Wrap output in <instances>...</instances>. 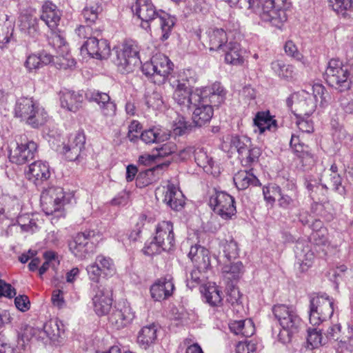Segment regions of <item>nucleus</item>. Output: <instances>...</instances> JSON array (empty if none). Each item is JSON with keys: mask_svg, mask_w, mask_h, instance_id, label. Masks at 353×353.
Segmentation results:
<instances>
[{"mask_svg": "<svg viewBox=\"0 0 353 353\" xmlns=\"http://www.w3.org/2000/svg\"><path fill=\"white\" fill-rule=\"evenodd\" d=\"M316 225L320 226V228L312 232L310 242L299 241L296 245L295 254L301 272L307 271L314 262L315 254L312 246L316 252H322L326 254L330 250L327 229L321 226V221H316Z\"/></svg>", "mask_w": 353, "mask_h": 353, "instance_id": "nucleus-1", "label": "nucleus"}, {"mask_svg": "<svg viewBox=\"0 0 353 353\" xmlns=\"http://www.w3.org/2000/svg\"><path fill=\"white\" fill-rule=\"evenodd\" d=\"M245 7L278 29H281L288 20L287 0H245Z\"/></svg>", "mask_w": 353, "mask_h": 353, "instance_id": "nucleus-2", "label": "nucleus"}, {"mask_svg": "<svg viewBox=\"0 0 353 353\" xmlns=\"http://www.w3.org/2000/svg\"><path fill=\"white\" fill-rule=\"evenodd\" d=\"M311 90L312 92L302 90L292 94L287 100L288 106L292 101V109L299 117H309L316 110L319 100L321 105H324L327 102V98L329 94L323 85L314 84L311 88Z\"/></svg>", "mask_w": 353, "mask_h": 353, "instance_id": "nucleus-3", "label": "nucleus"}, {"mask_svg": "<svg viewBox=\"0 0 353 353\" xmlns=\"http://www.w3.org/2000/svg\"><path fill=\"white\" fill-rule=\"evenodd\" d=\"M192 73L190 69L183 70L178 73L177 78L171 77L170 79V85L174 89L173 99L183 109L190 108L194 101L199 100V89L191 92L188 85Z\"/></svg>", "mask_w": 353, "mask_h": 353, "instance_id": "nucleus-4", "label": "nucleus"}, {"mask_svg": "<svg viewBox=\"0 0 353 353\" xmlns=\"http://www.w3.org/2000/svg\"><path fill=\"white\" fill-rule=\"evenodd\" d=\"M325 80L330 85L341 92L349 90L352 86L349 66L343 65L336 59H332L328 62Z\"/></svg>", "mask_w": 353, "mask_h": 353, "instance_id": "nucleus-5", "label": "nucleus"}, {"mask_svg": "<svg viewBox=\"0 0 353 353\" xmlns=\"http://www.w3.org/2000/svg\"><path fill=\"white\" fill-rule=\"evenodd\" d=\"M173 63L163 54L154 55L150 61L145 62L141 67L143 73L158 84L163 83L173 70Z\"/></svg>", "mask_w": 353, "mask_h": 353, "instance_id": "nucleus-6", "label": "nucleus"}, {"mask_svg": "<svg viewBox=\"0 0 353 353\" xmlns=\"http://www.w3.org/2000/svg\"><path fill=\"white\" fill-rule=\"evenodd\" d=\"M41 206L46 215L57 214V217L63 215L65 204V193L58 186H51L45 189L41 194Z\"/></svg>", "mask_w": 353, "mask_h": 353, "instance_id": "nucleus-7", "label": "nucleus"}, {"mask_svg": "<svg viewBox=\"0 0 353 353\" xmlns=\"http://www.w3.org/2000/svg\"><path fill=\"white\" fill-rule=\"evenodd\" d=\"M334 311V300L326 295L315 296L310 299V323L313 326L319 325L330 319Z\"/></svg>", "mask_w": 353, "mask_h": 353, "instance_id": "nucleus-8", "label": "nucleus"}, {"mask_svg": "<svg viewBox=\"0 0 353 353\" xmlns=\"http://www.w3.org/2000/svg\"><path fill=\"white\" fill-rule=\"evenodd\" d=\"M139 48L135 41L125 42L117 52V63L122 72H132L141 62Z\"/></svg>", "mask_w": 353, "mask_h": 353, "instance_id": "nucleus-9", "label": "nucleus"}, {"mask_svg": "<svg viewBox=\"0 0 353 353\" xmlns=\"http://www.w3.org/2000/svg\"><path fill=\"white\" fill-rule=\"evenodd\" d=\"M99 236L98 232L91 230L78 233L70 243V250L76 257L85 259L93 251L94 244Z\"/></svg>", "mask_w": 353, "mask_h": 353, "instance_id": "nucleus-10", "label": "nucleus"}, {"mask_svg": "<svg viewBox=\"0 0 353 353\" xmlns=\"http://www.w3.org/2000/svg\"><path fill=\"white\" fill-rule=\"evenodd\" d=\"M209 204L214 213L225 220L232 219L236 213L234 199L225 192H215L211 195Z\"/></svg>", "mask_w": 353, "mask_h": 353, "instance_id": "nucleus-11", "label": "nucleus"}, {"mask_svg": "<svg viewBox=\"0 0 353 353\" xmlns=\"http://www.w3.org/2000/svg\"><path fill=\"white\" fill-rule=\"evenodd\" d=\"M37 144L28 140L26 137H21L20 142H16L9 150V159L11 162L22 165L34 157Z\"/></svg>", "mask_w": 353, "mask_h": 353, "instance_id": "nucleus-12", "label": "nucleus"}, {"mask_svg": "<svg viewBox=\"0 0 353 353\" xmlns=\"http://www.w3.org/2000/svg\"><path fill=\"white\" fill-rule=\"evenodd\" d=\"M88 278L90 281L99 283L101 276L112 277L116 274L114 261L108 256L98 255L94 262L86 267Z\"/></svg>", "mask_w": 353, "mask_h": 353, "instance_id": "nucleus-13", "label": "nucleus"}, {"mask_svg": "<svg viewBox=\"0 0 353 353\" xmlns=\"http://www.w3.org/2000/svg\"><path fill=\"white\" fill-rule=\"evenodd\" d=\"M134 316L130 305L126 301H120L115 305L108 321L113 328L121 330L130 325Z\"/></svg>", "mask_w": 353, "mask_h": 353, "instance_id": "nucleus-14", "label": "nucleus"}, {"mask_svg": "<svg viewBox=\"0 0 353 353\" xmlns=\"http://www.w3.org/2000/svg\"><path fill=\"white\" fill-rule=\"evenodd\" d=\"M272 312L281 327L299 329L301 320L294 307L278 304L273 307Z\"/></svg>", "mask_w": 353, "mask_h": 353, "instance_id": "nucleus-15", "label": "nucleus"}, {"mask_svg": "<svg viewBox=\"0 0 353 353\" xmlns=\"http://www.w3.org/2000/svg\"><path fill=\"white\" fill-rule=\"evenodd\" d=\"M92 303L93 310L97 316L106 315L112 307V293L105 287L97 285L92 289Z\"/></svg>", "mask_w": 353, "mask_h": 353, "instance_id": "nucleus-16", "label": "nucleus"}, {"mask_svg": "<svg viewBox=\"0 0 353 353\" xmlns=\"http://www.w3.org/2000/svg\"><path fill=\"white\" fill-rule=\"evenodd\" d=\"M199 100L194 101L191 105L193 108L192 120L197 126H202L210 122L214 114V110L210 105V100L201 93Z\"/></svg>", "mask_w": 353, "mask_h": 353, "instance_id": "nucleus-17", "label": "nucleus"}, {"mask_svg": "<svg viewBox=\"0 0 353 353\" xmlns=\"http://www.w3.org/2000/svg\"><path fill=\"white\" fill-rule=\"evenodd\" d=\"M85 138L83 132H78L70 135L67 143H63L59 146V152L69 161L76 160L84 148Z\"/></svg>", "mask_w": 353, "mask_h": 353, "instance_id": "nucleus-18", "label": "nucleus"}, {"mask_svg": "<svg viewBox=\"0 0 353 353\" xmlns=\"http://www.w3.org/2000/svg\"><path fill=\"white\" fill-rule=\"evenodd\" d=\"M82 54H88L97 59H107L110 54V46L106 40H98L95 37H89L81 48Z\"/></svg>", "mask_w": 353, "mask_h": 353, "instance_id": "nucleus-19", "label": "nucleus"}, {"mask_svg": "<svg viewBox=\"0 0 353 353\" xmlns=\"http://www.w3.org/2000/svg\"><path fill=\"white\" fill-rule=\"evenodd\" d=\"M53 61V56L45 51L30 52L26 55L23 66L27 73L36 74L41 68Z\"/></svg>", "mask_w": 353, "mask_h": 353, "instance_id": "nucleus-20", "label": "nucleus"}, {"mask_svg": "<svg viewBox=\"0 0 353 353\" xmlns=\"http://www.w3.org/2000/svg\"><path fill=\"white\" fill-rule=\"evenodd\" d=\"M20 30L31 38H36L39 34V19L34 10H26L19 18Z\"/></svg>", "mask_w": 353, "mask_h": 353, "instance_id": "nucleus-21", "label": "nucleus"}, {"mask_svg": "<svg viewBox=\"0 0 353 353\" xmlns=\"http://www.w3.org/2000/svg\"><path fill=\"white\" fill-rule=\"evenodd\" d=\"M51 172L49 164L42 161H37L28 166L26 176L36 185H41L50 176Z\"/></svg>", "mask_w": 353, "mask_h": 353, "instance_id": "nucleus-22", "label": "nucleus"}, {"mask_svg": "<svg viewBox=\"0 0 353 353\" xmlns=\"http://www.w3.org/2000/svg\"><path fill=\"white\" fill-rule=\"evenodd\" d=\"M154 240L170 250L174 245L175 238L173 224L171 221H163L156 227Z\"/></svg>", "mask_w": 353, "mask_h": 353, "instance_id": "nucleus-23", "label": "nucleus"}, {"mask_svg": "<svg viewBox=\"0 0 353 353\" xmlns=\"http://www.w3.org/2000/svg\"><path fill=\"white\" fill-rule=\"evenodd\" d=\"M189 258L196 268L207 272L211 268L210 252L200 245H194L190 248Z\"/></svg>", "mask_w": 353, "mask_h": 353, "instance_id": "nucleus-24", "label": "nucleus"}, {"mask_svg": "<svg viewBox=\"0 0 353 353\" xmlns=\"http://www.w3.org/2000/svg\"><path fill=\"white\" fill-rule=\"evenodd\" d=\"M277 129V121L269 111L259 112L253 119V131L260 134L266 130L274 132Z\"/></svg>", "mask_w": 353, "mask_h": 353, "instance_id": "nucleus-25", "label": "nucleus"}, {"mask_svg": "<svg viewBox=\"0 0 353 353\" xmlns=\"http://www.w3.org/2000/svg\"><path fill=\"white\" fill-rule=\"evenodd\" d=\"M61 107L67 111L77 112L83 101L82 94L73 90H63L59 92Z\"/></svg>", "mask_w": 353, "mask_h": 353, "instance_id": "nucleus-26", "label": "nucleus"}, {"mask_svg": "<svg viewBox=\"0 0 353 353\" xmlns=\"http://www.w3.org/2000/svg\"><path fill=\"white\" fill-rule=\"evenodd\" d=\"M194 157L198 166L202 168L207 174L214 176H217L219 174L220 170L219 166L203 148H196Z\"/></svg>", "mask_w": 353, "mask_h": 353, "instance_id": "nucleus-27", "label": "nucleus"}, {"mask_svg": "<svg viewBox=\"0 0 353 353\" xmlns=\"http://www.w3.org/2000/svg\"><path fill=\"white\" fill-rule=\"evenodd\" d=\"M174 289L172 278H161L151 286L150 293L155 301H161L171 296Z\"/></svg>", "mask_w": 353, "mask_h": 353, "instance_id": "nucleus-28", "label": "nucleus"}, {"mask_svg": "<svg viewBox=\"0 0 353 353\" xmlns=\"http://www.w3.org/2000/svg\"><path fill=\"white\" fill-rule=\"evenodd\" d=\"M132 11L143 22L145 23L154 19L159 13L151 0H137L132 6Z\"/></svg>", "mask_w": 353, "mask_h": 353, "instance_id": "nucleus-29", "label": "nucleus"}, {"mask_svg": "<svg viewBox=\"0 0 353 353\" xmlns=\"http://www.w3.org/2000/svg\"><path fill=\"white\" fill-rule=\"evenodd\" d=\"M61 17V12L54 3L50 1L43 3L41 19L50 30H54L57 27Z\"/></svg>", "mask_w": 353, "mask_h": 353, "instance_id": "nucleus-30", "label": "nucleus"}, {"mask_svg": "<svg viewBox=\"0 0 353 353\" xmlns=\"http://www.w3.org/2000/svg\"><path fill=\"white\" fill-rule=\"evenodd\" d=\"M163 201L174 210H181L184 204L185 199L182 192L173 184H168L164 192Z\"/></svg>", "mask_w": 353, "mask_h": 353, "instance_id": "nucleus-31", "label": "nucleus"}, {"mask_svg": "<svg viewBox=\"0 0 353 353\" xmlns=\"http://www.w3.org/2000/svg\"><path fill=\"white\" fill-rule=\"evenodd\" d=\"M158 327L154 323L143 326L138 333L137 343L145 350L152 346L157 340Z\"/></svg>", "mask_w": 353, "mask_h": 353, "instance_id": "nucleus-32", "label": "nucleus"}, {"mask_svg": "<svg viewBox=\"0 0 353 353\" xmlns=\"http://www.w3.org/2000/svg\"><path fill=\"white\" fill-rule=\"evenodd\" d=\"M271 69L276 77L286 81L295 79L296 72L292 65L285 63L281 60H276L271 63Z\"/></svg>", "mask_w": 353, "mask_h": 353, "instance_id": "nucleus-33", "label": "nucleus"}, {"mask_svg": "<svg viewBox=\"0 0 353 353\" xmlns=\"http://www.w3.org/2000/svg\"><path fill=\"white\" fill-rule=\"evenodd\" d=\"M201 293L205 301L212 306H219L223 301V292L214 283H208L202 286Z\"/></svg>", "mask_w": 353, "mask_h": 353, "instance_id": "nucleus-34", "label": "nucleus"}, {"mask_svg": "<svg viewBox=\"0 0 353 353\" xmlns=\"http://www.w3.org/2000/svg\"><path fill=\"white\" fill-rule=\"evenodd\" d=\"M38 103L32 98L21 97L17 101L14 107V115L22 121H26Z\"/></svg>", "mask_w": 353, "mask_h": 353, "instance_id": "nucleus-35", "label": "nucleus"}, {"mask_svg": "<svg viewBox=\"0 0 353 353\" xmlns=\"http://www.w3.org/2000/svg\"><path fill=\"white\" fill-rule=\"evenodd\" d=\"M222 51L225 52V61L227 63L233 65H241L244 63L239 43L229 42L224 46Z\"/></svg>", "mask_w": 353, "mask_h": 353, "instance_id": "nucleus-36", "label": "nucleus"}, {"mask_svg": "<svg viewBox=\"0 0 353 353\" xmlns=\"http://www.w3.org/2000/svg\"><path fill=\"white\" fill-rule=\"evenodd\" d=\"M229 327L234 334L245 337L252 336L255 332L254 323L250 319L232 321L229 323Z\"/></svg>", "mask_w": 353, "mask_h": 353, "instance_id": "nucleus-37", "label": "nucleus"}, {"mask_svg": "<svg viewBox=\"0 0 353 353\" xmlns=\"http://www.w3.org/2000/svg\"><path fill=\"white\" fill-rule=\"evenodd\" d=\"M208 37L210 50H223L228 44V36L223 29H211L208 32Z\"/></svg>", "mask_w": 353, "mask_h": 353, "instance_id": "nucleus-38", "label": "nucleus"}, {"mask_svg": "<svg viewBox=\"0 0 353 353\" xmlns=\"http://www.w3.org/2000/svg\"><path fill=\"white\" fill-rule=\"evenodd\" d=\"M140 138L146 144H152L167 140L168 134L160 126H153L144 130Z\"/></svg>", "mask_w": 353, "mask_h": 353, "instance_id": "nucleus-39", "label": "nucleus"}, {"mask_svg": "<svg viewBox=\"0 0 353 353\" xmlns=\"http://www.w3.org/2000/svg\"><path fill=\"white\" fill-rule=\"evenodd\" d=\"M233 180L239 190H245L250 185L256 186L259 184V179L254 174L246 170L239 171L234 174Z\"/></svg>", "mask_w": 353, "mask_h": 353, "instance_id": "nucleus-40", "label": "nucleus"}, {"mask_svg": "<svg viewBox=\"0 0 353 353\" xmlns=\"http://www.w3.org/2000/svg\"><path fill=\"white\" fill-rule=\"evenodd\" d=\"M48 119V114L45 109L39 103L36 105L31 114L28 117L25 123L33 128H38L44 125Z\"/></svg>", "mask_w": 353, "mask_h": 353, "instance_id": "nucleus-41", "label": "nucleus"}, {"mask_svg": "<svg viewBox=\"0 0 353 353\" xmlns=\"http://www.w3.org/2000/svg\"><path fill=\"white\" fill-rule=\"evenodd\" d=\"M337 353L353 352V327L348 325L346 334L334 345Z\"/></svg>", "mask_w": 353, "mask_h": 353, "instance_id": "nucleus-42", "label": "nucleus"}, {"mask_svg": "<svg viewBox=\"0 0 353 353\" xmlns=\"http://www.w3.org/2000/svg\"><path fill=\"white\" fill-rule=\"evenodd\" d=\"M223 276L230 280L239 279L245 272L243 264L241 261L225 264L221 269Z\"/></svg>", "mask_w": 353, "mask_h": 353, "instance_id": "nucleus-43", "label": "nucleus"}, {"mask_svg": "<svg viewBox=\"0 0 353 353\" xmlns=\"http://www.w3.org/2000/svg\"><path fill=\"white\" fill-rule=\"evenodd\" d=\"M14 26L12 21H9L8 16H0V47L8 43L12 35Z\"/></svg>", "mask_w": 353, "mask_h": 353, "instance_id": "nucleus-44", "label": "nucleus"}, {"mask_svg": "<svg viewBox=\"0 0 353 353\" xmlns=\"http://www.w3.org/2000/svg\"><path fill=\"white\" fill-rule=\"evenodd\" d=\"M157 17H159L163 32L162 40L165 41L169 37L171 30L175 23L174 18L163 11H160Z\"/></svg>", "mask_w": 353, "mask_h": 353, "instance_id": "nucleus-45", "label": "nucleus"}, {"mask_svg": "<svg viewBox=\"0 0 353 353\" xmlns=\"http://www.w3.org/2000/svg\"><path fill=\"white\" fill-rule=\"evenodd\" d=\"M261 154L260 148L252 145L239 157L243 166H250L258 162Z\"/></svg>", "mask_w": 353, "mask_h": 353, "instance_id": "nucleus-46", "label": "nucleus"}, {"mask_svg": "<svg viewBox=\"0 0 353 353\" xmlns=\"http://www.w3.org/2000/svg\"><path fill=\"white\" fill-rule=\"evenodd\" d=\"M101 10L98 3L88 4L83 8L82 15L88 26H91L97 21Z\"/></svg>", "mask_w": 353, "mask_h": 353, "instance_id": "nucleus-47", "label": "nucleus"}, {"mask_svg": "<svg viewBox=\"0 0 353 353\" xmlns=\"http://www.w3.org/2000/svg\"><path fill=\"white\" fill-rule=\"evenodd\" d=\"M190 124L182 116H178L172 123V133L174 136H183L190 130Z\"/></svg>", "mask_w": 353, "mask_h": 353, "instance_id": "nucleus-48", "label": "nucleus"}, {"mask_svg": "<svg viewBox=\"0 0 353 353\" xmlns=\"http://www.w3.org/2000/svg\"><path fill=\"white\" fill-rule=\"evenodd\" d=\"M251 140L245 136L233 137L231 139V147L235 148L238 153L239 157L241 156L245 151L252 146Z\"/></svg>", "mask_w": 353, "mask_h": 353, "instance_id": "nucleus-49", "label": "nucleus"}, {"mask_svg": "<svg viewBox=\"0 0 353 353\" xmlns=\"http://www.w3.org/2000/svg\"><path fill=\"white\" fill-rule=\"evenodd\" d=\"M205 273L195 268L187 275V286L190 289L198 286L206 278Z\"/></svg>", "mask_w": 353, "mask_h": 353, "instance_id": "nucleus-50", "label": "nucleus"}, {"mask_svg": "<svg viewBox=\"0 0 353 353\" xmlns=\"http://www.w3.org/2000/svg\"><path fill=\"white\" fill-rule=\"evenodd\" d=\"M281 189L275 184L268 185L263 187V194L266 202L273 204L276 199L281 195Z\"/></svg>", "mask_w": 353, "mask_h": 353, "instance_id": "nucleus-51", "label": "nucleus"}, {"mask_svg": "<svg viewBox=\"0 0 353 353\" xmlns=\"http://www.w3.org/2000/svg\"><path fill=\"white\" fill-rule=\"evenodd\" d=\"M60 325H62L61 322L51 320L44 324L43 330L50 339H55L57 337H60L63 332Z\"/></svg>", "mask_w": 353, "mask_h": 353, "instance_id": "nucleus-52", "label": "nucleus"}, {"mask_svg": "<svg viewBox=\"0 0 353 353\" xmlns=\"http://www.w3.org/2000/svg\"><path fill=\"white\" fill-rule=\"evenodd\" d=\"M85 97L90 101L96 102L99 107L110 99V96L105 93L96 90H88L85 93Z\"/></svg>", "mask_w": 353, "mask_h": 353, "instance_id": "nucleus-53", "label": "nucleus"}, {"mask_svg": "<svg viewBox=\"0 0 353 353\" xmlns=\"http://www.w3.org/2000/svg\"><path fill=\"white\" fill-rule=\"evenodd\" d=\"M145 104L154 110L161 109L163 105L162 96L159 92H152L145 94Z\"/></svg>", "mask_w": 353, "mask_h": 353, "instance_id": "nucleus-54", "label": "nucleus"}, {"mask_svg": "<svg viewBox=\"0 0 353 353\" xmlns=\"http://www.w3.org/2000/svg\"><path fill=\"white\" fill-rule=\"evenodd\" d=\"M296 192L294 190L292 193L291 195H288L281 192V195H279L278 200L279 205L281 208L290 209L296 206Z\"/></svg>", "mask_w": 353, "mask_h": 353, "instance_id": "nucleus-55", "label": "nucleus"}, {"mask_svg": "<svg viewBox=\"0 0 353 353\" xmlns=\"http://www.w3.org/2000/svg\"><path fill=\"white\" fill-rule=\"evenodd\" d=\"M285 53L295 59L296 60L301 62L303 64H307V60L304 56L298 51L296 46L292 41H288L284 46Z\"/></svg>", "mask_w": 353, "mask_h": 353, "instance_id": "nucleus-56", "label": "nucleus"}, {"mask_svg": "<svg viewBox=\"0 0 353 353\" xmlns=\"http://www.w3.org/2000/svg\"><path fill=\"white\" fill-rule=\"evenodd\" d=\"M307 332V341L312 348L318 347L319 346L325 343V341H323L321 332L317 331L316 329H312L309 327Z\"/></svg>", "mask_w": 353, "mask_h": 353, "instance_id": "nucleus-57", "label": "nucleus"}, {"mask_svg": "<svg viewBox=\"0 0 353 353\" xmlns=\"http://www.w3.org/2000/svg\"><path fill=\"white\" fill-rule=\"evenodd\" d=\"M224 256L229 261L236 259L239 255V248L236 241L230 240L223 244Z\"/></svg>", "mask_w": 353, "mask_h": 353, "instance_id": "nucleus-58", "label": "nucleus"}, {"mask_svg": "<svg viewBox=\"0 0 353 353\" xmlns=\"http://www.w3.org/2000/svg\"><path fill=\"white\" fill-rule=\"evenodd\" d=\"M329 176L332 190L340 195L345 196L347 193V189L346 185L343 184L341 176L336 174H330Z\"/></svg>", "mask_w": 353, "mask_h": 353, "instance_id": "nucleus-59", "label": "nucleus"}, {"mask_svg": "<svg viewBox=\"0 0 353 353\" xmlns=\"http://www.w3.org/2000/svg\"><path fill=\"white\" fill-rule=\"evenodd\" d=\"M17 221L21 230L25 232H34L37 228L35 221L30 219L29 215L20 216Z\"/></svg>", "mask_w": 353, "mask_h": 353, "instance_id": "nucleus-60", "label": "nucleus"}, {"mask_svg": "<svg viewBox=\"0 0 353 353\" xmlns=\"http://www.w3.org/2000/svg\"><path fill=\"white\" fill-rule=\"evenodd\" d=\"M17 221L21 230L25 232H34L37 228L35 221L30 219L29 215L20 216Z\"/></svg>", "mask_w": 353, "mask_h": 353, "instance_id": "nucleus-61", "label": "nucleus"}, {"mask_svg": "<svg viewBox=\"0 0 353 353\" xmlns=\"http://www.w3.org/2000/svg\"><path fill=\"white\" fill-rule=\"evenodd\" d=\"M17 221L21 230L25 232H34L37 228L35 221L30 219L29 215L20 216Z\"/></svg>", "mask_w": 353, "mask_h": 353, "instance_id": "nucleus-62", "label": "nucleus"}, {"mask_svg": "<svg viewBox=\"0 0 353 353\" xmlns=\"http://www.w3.org/2000/svg\"><path fill=\"white\" fill-rule=\"evenodd\" d=\"M49 43L57 50L63 48L62 51L65 52L68 49L65 37L60 32H52Z\"/></svg>", "mask_w": 353, "mask_h": 353, "instance_id": "nucleus-63", "label": "nucleus"}, {"mask_svg": "<svg viewBox=\"0 0 353 353\" xmlns=\"http://www.w3.org/2000/svg\"><path fill=\"white\" fill-rule=\"evenodd\" d=\"M345 334L346 330L342 332L341 325L337 323L332 325L327 329L325 336L327 340L334 341L336 343L341 336H344Z\"/></svg>", "mask_w": 353, "mask_h": 353, "instance_id": "nucleus-64", "label": "nucleus"}]
</instances>
